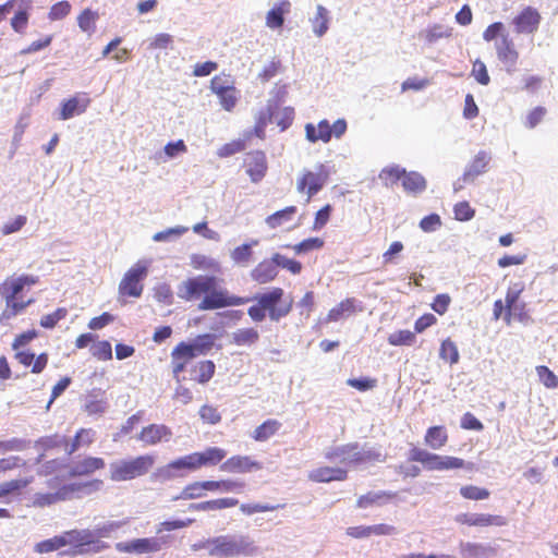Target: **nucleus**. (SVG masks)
<instances>
[{
  "instance_id": "f257e3e1",
  "label": "nucleus",
  "mask_w": 558,
  "mask_h": 558,
  "mask_svg": "<svg viewBox=\"0 0 558 558\" xmlns=\"http://www.w3.org/2000/svg\"><path fill=\"white\" fill-rule=\"evenodd\" d=\"M210 556L216 558L250 557L256 553V546L248 535L226 534L213 537Z\"/></svg>"
},
{
  "instance_id": "f03ea898",
  "label": "nucleus",
  "mask_w": 558,
  "mask_h": 558,
  "mask_svg": "<svg viewBox=\"0 0 558 558\" xmlns=\"http://www.w3.org/2000/svg\"><path fill=\"white\" fill-rule=\"evenodd\" d=\"M155 464V457L143 454L131 459H121L110 463V480L113 482H126L141 477L148 473Z\"/></svg>"
},
{
  "instance_id": "7ed1b4c3",
  "label": "nucleus",
  "mask_w": 558,
  "mask_h": 558,
  "mask_svg": "<svg viewBox=\"0 0 558 558\" xmlns=\"http://www.w3.org/2000/svg\"><path fill=\"white\" fill-rule=\"evenodd\" d=\"M409 461L420 462L428 471L461 469L464 460L456 457L439 456L418 447H412L408 454Z\"/></svg>"
},
{
  "instance_id": "20e7f679",
  "label": "nucleus",
  "mask_w": 558,
  "mask_h": 558,
  "mask_svg": "<svg viewBox=\"0 0 558 558\" xmlns=\"http://www.w3.org/2000/svg\"><path fill=\"white\" fill-rule=\"evenodd\" d=\"M95 530H72L64 533L66 545H73L71 551H64L66 555L85 554L88 551L99 553L108 547L104 542L95 539Z\"/></svg>"
},
{
  "instance_id": "39448f33",
  "label": "nucleus",
  "mask_w": 558,
  "mask_h": 558,
  "mask_svg": "<svg viewBox=\"0 0 558 558\" xmlns=\"http://www.w3.org/2000/svg\"><path fill=\"white\" fill-rule=\"evenodd\" d=\"M250 302V298L232 295L225 288L214 286L203 298L197 308L199 311H213L229 306H240Z\"/></svg>"
},
{
  "instance_id": "423d86ee",
  "label": "nucleus",
  "mask_w": 558,
  "mask_h": 558,
  "mask_svg": "<svg viewBox=\"0 0 558 558\" xmlns=\"http://www.w3.org/2000/svg\"><path fill=\"white\" fill-rule=\"evenodd\" d=\"M148 274V266L145 262H137L123 276L119 292L123 295L140 298L143 292L142 281Z\"/></svg>"
},
{
  "instance_id": "0eeeda50",
  "label": "nucleus",
  "mask_w": 558,
  "mask_h": 558,
  "mask_svg": "<svg viewBox=\"0 0 558 558\" xmlns=\"http://www.w3.org/2000/svg\"><path fill=\"white\" fill-rule=\"evenodd\" d=\"M221 280L216 276L201 275L193 278H189L182 283L180 290V296L186 301L197 300L203 294L210 291L214 286H218Z\"/></svg>"
},
{
  "instance_id": "6e6552de",
  "label": "nucleus",
  "mask_w": 558,
  "mask_h": 558,
  "mask_svg": "<svg viewBox=\"0 0 558 558\" xmlns=\"http://www.w3.org/2000/svg\"><path fill=\"white\" fill-rule=\"evenodd\" d=\"M541 14L535 8L525 7L517 16L512 20L514 32L517 34H534L541 23Z\"/></svg>"
},
{
  "instance_id": "1a4fd4ad",
  "label": "nucleus",
  "mask_w": 558,
  "mask_h": 558,
  "mask_svg": "<svg viewBox=\"0 0 558 558\" xmlns=\"http://www.w3.org/2000/svg\"><path fill=\"white\" fill-rule=\"evenodd\" d=\"M161 547V539L157 537L135 538L129 542H120L116 544V549L119 553H155L159 551Z\"/></svg>"
},
{
  "instance_id": "9d476101",
  "label": "nucleus",
  "mask_w": 558,
  "mask_h": 558,
  "mask_svg": "<svg viewBox=\"0 0 558 558\" xmlns=\"http://www.w3.org/2000/svg\"><path fill=\"white\" fill-rule=\"evenodd\" d=\"M499 61L506 66L508 73L515 70L519 52L514 48L513 40L508 35H502L495 45Z\"/></svg>"
},
{
  "instance_id": "9b49d317",
  "label": "nucleus",
  "mask_w": 558,
  "mask_h": 558,
  "mask_svg": "<svg viewBox=\"0 0 558 558\" xmlns=\"http://www.w3.org/2000/svg\"><path fill=\"white\" fill-rule=\"evenodd\" d=\"M357 442L331 447L325 451V458L331 462L357 465Z\"/></svg>"
},
{
  "instance_id": "f8f14e48",
  "label": "nucleus",
  "mask_w": 558,
  "mask_h": 558,
  "mask_svg": "<svg viewBox=\"0 0 558 558\" xmlns=\"http://www.w3.org/2000/svg\"><path fill=\"white\" fill-rule=\"evenodd\" d=\"M246 173L254 183L263 180L267 172L266 155L262 150L248 153L245 160Z\"/></svg>"
},
{
  "instance_id": "ddd939ff",
  "label": "nucleus",
  "mask_w": 558,
  "mask_h": 558,
  "mask_svg": "<svg viewBox=\"0 0 558 558\" xmlns=\"http://www.w3.org/2000/svg\"><path fill=\"white\" fill-rule=\"evenodd\" d=\"M325 166L318 165L319 172L314 173L306 171L303 177L298 181V190L306 193L308 197L316 195L324 186L327 173H324Z\"/></svg>"
},
{
  "instance_id": "4468645a",
  "label": "nucleus",
  "mask_w": 558,
  "mask_h": 558,
  "mask_svg": "<svg viewBox=\"0 0 558 558\" xmlns=\"http://www.w3.org/2000/svg\"><path fill=\"white\" fill-rule=\"evenodd\" d=\"M38 277L33 275H22L16 278H9L0 284V294L4 299H15L26 286L36 284Z\"/></svg>"
},
{
  "instance_id": "2eb2a0df",
  "label": "nucleus",
  "mask_w": 558,
  "mask_h": 558,
  "mask_svg": "<svg viewBox=\"0 0 558 558\" xmlns=\"http://www.w3.org/2000/svg\"><path fill=\"white\" fill-rule=\"evenodd\" d=\"M104 486V482L101 480H92L86 482H75L63 485V490L68 496V500L73 498H83L89 496L94 493L99 492Z\"/></svg>"
},
{
  "instance_id": "dca6fc26",
  "label": "nucleus",
  "mask_w": 558,
  "mask_h": 558,
  "mask_svg": "<svg viewBox=\"0 0 558 558\" xmlns=\"http://www.w3.org/2000/svg\"><path fill=\"white\" fill-rule=\"evenodd\" d=\"M260 469L262 464L247 456H233L220 464V470L227 473H248Z\"/></svg>"
},
{
  "instance_id": "f3484780",
  "label": "nucleus",
  "mask_w": 558,
  "mask_h": 558,
  "mask_svg": "<svg viewBox=\"0 0 558 558\" xmlns=\"http://www.w3.org/2000/svg\"><path fill=\"white\" fill-rule=\"evenodd\" d=\"M172 437V430L163 424H150L144 427L138 439L146 445L155 446L161 441H169Z\"/></svg>"
},
{
  "instance_id": "a211bd4d",
  "label": "nucleus",
  "mask_w": 558,
  "mask_h": 558,
  "mask_svg": "<svg viewBox=\"0 0 558 558\" xmlns=\"http://www.w3.org/2000/svg\"><path fill=\"white\" fill-rule=\"evenodd\" d=\"M456 520L470 526H502L506 524L504 517L485 513H462L457 515Z\"/></svg>"
},
{
  "instance_id": "6ab92c4d",
  "label": "nucleus",
  "mask_w": 558,
  "mask_h": 558,
  "mask_svg": "<svg viewBox=\"0 0 558 558\" xmlns=\"http://www.w3.org/2000/svg\"><path fill=\"white\" fill-rule=\"evenodd\" d=\"M196 470L203 466L219 464L227 456V451L219 447H208L204 451L192 453Z\"/></svg>"
},
{
  "instance_id": "aec40b11",
  "label": "nucleus",
  "mask_w": 558,
  "mask_h": 558,
  "mask_svg": "<svg viewBox=\"0 0 558 558\" xmlns=\"http://www.w3.org/2000/svg\"><path fill=\"white\" fill-rule=\"evenodd\" d=\"M106 465L102 458L86 457L85 459L74 463L69 470L70 477L87 476L97 470L104 469Z\"/></svg>"
},
{
  "instance_id": "412c9836",
  "label": "nucleus",
  "mask_w": 558,
  "mask_h": 558,
  "mask_svg": "<svg viewBox=\"0 0 558 558\" xmlns=\"http://www.w3.org/2000/svg\"><path fill=\"white\" fill-rule=\"evenodd\" d=\"M489 160L490 155L485 150H480L465 168L462 175L463 182H473L475 178L483 174L486 171Z\"/></svg>"
},
{
  "instance_id": "4be33fe9",
  "label": "nucleus",
  "mask_w": 558,
  "mask_h": 558,
  "mask_svg": "<svg viewBox=\"0 0 558 558\" xmlns=\"http://www.w3.org/2000/svg\"><path fill=\"white\" fill-rule=\"evenodd\" d=\"M348 472L342 468L322 466L312 470L308 473V478L316 483H329L332 481H344Z\"/></svg>"
},
{
  "instance_id": "5701e85b",
  "label": "nucleus",
  "mask_w": 558,
  "mask_h": 558,
  "mask_svg": "<svg viewBox=\"0 0 558 558\" xmlns=\"http://www.w3.org/2000/svg\"><path fill=\"white\" fill-rule=\"evenodd\" d=\"M107 408L106 392L101 389H93L84 398V409L89 415L102 414Z\"/></svg>"
},
{
  "instance_id": "b1692460",
  "label": "nucleus",
  "mask_w": 558,
  "mask_h": 558,
  "mask_svg": "<svg viewBox=\"0 0 558 558\" xmlns=\"http://www.w3.org/2000/svg\"><path fill=\"white\" fill-rule=\"evenodd\" d=\"M330 130L329 121L323 119L318 122L317 126H315L313 123H307L305 125V136L306 140L311 143H316L318 141L328 143L331 140Z\"/></svg>"
},
{
  "instance_id": "393cba45",
  "label": "nucleus",
  "mask_w": 558,
  "mask_h": 558,
  "mask_svg": "<svg viewBox=\"0 0 558 558\" xmlns=\"http://www.w3.org/2000/svg\"><path fill=\"white\" fill-rule=\"evenodd\" d=\"M277 276L278 270L271 258L262 260L251 271V278L260 284L272 281Z\"/></svg>"
},
{
  "instance_id": "a878e982",
  "label": "nucleus",
  "mask_w": 558,
  "mask_h": 558,
  "mask_svg": "<svg viewBox=\"0 0 558 558\" xmlns=\"http://www.w3.org/2000/svg\"><path fill=\"white\" fill-rule=\"evenodd\" d=\"M239 504L235 498H219L202 502H193L187 507L189 511H217L226 508L234 507Z\"/></svg>"
},
{
  "instance_id": "bb28decb",
  "label": "nucleus",
  "mask_w": 558,
  "mask_h": 558,
  "mask_svg": "<svg viewBox=\"0 0 558 558\" xmlns=\"http://www.w3.org/2000/svg\"><path fill=\"white\" fill-rule=\"evenodd\" d=\"M88 106V99H78L77 97H71L68 100L61 102V109L59 113V120H69L76 114L83 113Z\"/></svg>"
},
{
  "instance_id": "cd10ccee",
  "label": "nucleus",
  "mask_w": 558,
  "mask_h": 558,
  "mask_svg": "<svg viewBox=\"0 0 558 558\" xmlns=\"http://www.w3.org/2000/svg\"><path fill=\"white\" fill-rule=\"evenodd\" d=\"M291 3L288 0H282L270 9L266 16V25L269 28L276 29L283 25L284 14L289 13Z\"/></svg>"
},
{
  "instance_id": "c85d7f7f",
  "label": "nucleus",
  "mask_w": 558,
  "mask_h": 558,
  "mask_svg": "<svg viewBox=\"0 0 558 558\" xmlns=\"http://www.w3.org/2000/svg\"><path fill=\"white\" fill-rule=\"evenodd\" d=\"M402 186L405 192L411 194H421L426 190L425 178L416 171H407L402 178Z\"/></svg>"
},
{
  "instance_id": "c756f323",
  "label": "nucleus",
  "mask_w": 558,
  "mask_h": 558,
  "mask_svg": "<svg viewBox=\"0 0 558 558\" xmlns=\"http://www.w3.org/2000/svg\"><path fill=\"white\" fill-rule=\"evenodd\" d=\"M283 294V289L272 288L267 292L255 294L251 300L256 301L260 307H263L266 312H269L272 307L281 302Z\"/></svg>"
},
{
  "instance_id": "7c9ffc66",
  "label": "nucleus",
  "mask_w": 558,
  "mask_h": 558,
  "mask_svg": "<svg viewBox=\"0 0 558 558\" xmlns=\"http://www.w3.org/2000/svg\"><path fill=\"white\" fill-rule=\"evenodd\" d=\"M357 302L354 298L341 301L337 306L332 307L327 316V322H338L343 317L350 316L357 310Z\"/></svg>"
},
{
  "instance_id": "2f4dec72",
  "label": "nucleus",
  "mask_w": 558,
  "mask_h": 558,
  "mask_svg": "<svg viewBox=\"0 0 558 558\" xmlns=\"http://www.w3.org/2000/svg\"><path fill=\"white\" fill-rule=\"evenodd\" d=\"M95 432L93 429L81 428L74 436L71 442L66 440L65 453L68 456L73 454L82 446H88L94 441Z\"/></svg>"
},
{
  "instance_id": "473e14b6",
  "label": "nucleus",
  "mask_w": 558,
  "mask_h": 558,
  "mask_svg": "<svg viewBox=\"0 0 558 558\" xmlns=\"http://www.w3.org/2000/svg\"><path fill=\"white\" fill-rule=\"evenodd\" d=\"M208 490L207 481L193 482L187 484L178 496H174L172 500H190L198 499L206 495Z\"/></svg>"
},
{
  "instance_id": "72a5a7b5",
  "label": "nucleus",
  "mask_w": 558,
  "mask_h": 558,
  "mask_svg": "<svg viewBox=\"0 0 558 558\" xmlns=\"http://www.w3.org/2000/svg\"><path fill=\"white\" fill-rule=\"evenodd\" d=\"M215 363L210 360L197 363L191 371V379L199 384L208 383L215 374Z\"/></svg>"
},
{
  "instance_id": "f704fd0d",
  "label": "nucleus",
  "mask_w": 558,
  "mask_h": 558,
  "mask_svg": "<svg viewBox=\"0 0 558 558\" xmlns=\"http://www.w3.org/2000/svg\"><path fill=\"white\" fill-rule=\"evenodd\" d=\"M460 553L462 558H489L492 548L478 543H461Z\"/></svg>"
},
{
  "instance_id": "c9c22d12",
  "label": "nucleus",
  "mask_w": 558,
  "mask_h": 558,
  "mask_svg": "<svg viewBox=\"0 0 558 558\" xmlns=\"http://www.w3.org/2000/svg\"><path fill=\"white\" fill-rule=\"evenodd\" d=\"M313 32L317 37L324 36L329 27V12L322 4L317 5L316 14L311 19Z\"/></svg>"
},
{
  "instance_id": "e433bc0d",
  "label": "nucleus",
  "mask_w": 558,
  "mask_h": 558,
  "mask_svg": "<svg viewBox=\"0 0 558 558\" xmlns=\"http://www.w3.org/2000/svg\"><path fill=\"white\" fill-rule=\"evenodd\" d=\"M68 500V496L65 495V492L63 490V485L58 488L54 493H38L35 494L33 504L36 507H47L51 506L58 501H64Z\"/></svg>"
},
{
  "instance_id": "4c0bfd02",
  "label": "nucleus",
  "mask_w": 558,
  "mask_h": 558,
  "mask_svg": "<svg viewBox=\"0 0 558 558\" xmlns=\"http://www.w3.org/2000/svg\"><path fill=\"white\" fill-rule=\"evenodd\" d=\"M448 436L442 426H432L427 429L425 435V444L434 449L438 450L447 442Z\"/></svg>"
},
{
  "instance_id": "58836bf2",
  "label": "nucleus",
  "mask_w": 558,
  "mask_h": 558,
  "mask_svg": "<svg viewBox=\"0 0 558 558\" xmlns=\"http://www.w3.org/2000/svg\"><path fill=\"white\" fill-rule=\"evenodd\" d=\"M191 263L196 269L208 270L216 274L222 272V267L219 260L210 256L194 254L191 257Z\"/></svg>"
},
{
  "instance_id": "ea45409f",
  "label": "nucleus",
  "mask_w": 558,
  "mask_h": 558,
  "mask_svg": "<svg viewBox=\"0 0 558 558\" xmlns=\"http://www.w3.org/2000/svg\"><path fill=\"white\" fill-rule=\"evenodd\" d=\"M256 245H258V240L236 246L230 254L231 259L238 265H247L253 255L252 247Z\"/></svg>"
},
{
  "instance_id": "a19ab883",
  "label": "nucleus",
  "mask_w": 558,
  "mask_h": 558,
  "mask_svg": "<svg viewBox=\"0 0 558 558\" xmlns=\"http://www.w3.org/2000/svg\"><path fill=\"white\" fill-rule=\"evenodd\" d=\"M395 496L392 493L387 492H369L365 495H362L357 499L359 508H368L373 505H383L386 500L391 499Z\"/></svg>"
},
{
  "instance_id": "79ce46f5",
  "label": "nucleus",
  "mask_w": 558,
  "mask_h": 558,
  "mask_svg": "<svg viewBox=\"0 0 558 558\" xmlns=\"http://www.w3.org/2000/svg\"><path fill=\"white\" fill-rule=\"evenodd\" d=\"M232 343L236 345H252L259 339V333L255 328H241L232 332Z\"/></svg>"
},
{
  "instance_id": "37998d69",
  "label": "nucleus",
  "mask_w": 558,
  "mask_h": 558,
  "mask_svg": "<svg viewBox=\"0 0 558 558\" xmlns=\"http://www.w3.org/2000/svg\"><path fill=\"white\" fill-rule=\"evenodd\" d=\"M296 213L295 206H288L281 210L274 213L266 218V223L269 228L276 229L284 222L290 221L292 216Z\"/></svg>"
},
{
  "instance_id": "c03bdc74",
  "label": "nucleus",
  "mask_w": 558,
  "mask_h": 558,
  "mask_svg": "<svg viewBox=\"0 0 558 558\" xmlns=\"http://www.w3.org/2000/svg\"><path fill=\"white\" fill-rule=\"evenodd\" d=\"M281 427V423L276 420H267L263 424L256 427L254 430V439L257 441H265L275 435L279 428Z\"/></svg>"
},
{
  "instance_id": "a18cd8bd",
  "label": "nucleus",
  "mask_w": 558,
  "mask_h": 558,
  "mask_svg": "<svg viewBox=\"0 0 558 558\" xmlns=\"http://www.w3.org/2000/svg\"><path fill=\"white\" fill-rule=\"evenodd\" d=\"M64 546H66V539L64 538V534H62L37 543L34 550L38 554H48Z\"/></svg>"
},
{
  "instance_id": "49530a36",
  "label": "nucleus",
  "mask_w": 558,
  "mask_h": 558,
  "mask_svg": "<svg viewBox=\"0 0 558 558\" xmlns=\"http://www.w3.org/2000/svg\"><path fill=\"white\" fill-rule=\"evenodd\" d=\"M216 339L217 336L215 333H203L191 341L198 355H206L214 348Z\"/></svg>"
},
{
  "instance_id": "de8ad7c7",
  "label": "nucleus",
  "mask_w": 558,
  "mask_h": 558,
  "mask_svg": "<svg viewBox=\"0 0 558 558\" xmlns=\"http://www.w3.org/2000/svg\"><path fill=\"white\" fill-rule=\"evenodd\" d=\"M207 486L209 492L230 493L240 492L244 487V483L232 480L207 481Z\"/></svg>"
},
{
  "instance_id": "09e8293b",
  "label": "nucleus",
  "mask_w": 558,
  "mask_h": 558,
  "mask_svg": "<svg viewBox=\"0 0 558 558\" xmlns=\"http://www.w3.org/2000/svg\"><path fill=\"white\" fill-rule=\"evenodd\" d=\"M179 478L175 469L170 461L166 465H162L160 468H157L151 474H150V481L154 483H167L169 481Z\"/></svg>"
},
{
  "instance_id": "8fccbe9b",
  "label": "nucleus",
  "mask_w": 558,
  "mask_h": 558,
  "mask_svg": "<svg viewBox=\"0 0 558 558\" xmlns=\"http://www.w3.org/2000/svg\"><path fill=\"white\" fill-rule=\"evenodd\" d=\"M405 173V169L400 166H391L384 168L379 173V179L384 182L386 186H391L397 183L399 180L402 181V178Z\"/></svg>"
},
{
  "instance_id": "3c124183",
  "label": "nucleus",
  "mask_w": 558,
  "mask_h": 558,
  "mask_svg": "<svg viewBox=\"0 0 558 558\" xmlns=\"http://www.w3.org/2000/svg\"><path fill=\"white\" fill-rule=\"evenodd\" d=\"M179 477L197 471L192 453L180 457L171 461Z\"/></svg>"
},
{
  "instance_id": "603ef678",
  "label": "nucleus",
  "mask_w": 558,
  "mask_h": 558,
  "mask_svg": "<svg viewBox=\"0 0 558 558\" xmlns=\"http://www.w3.org/2000/svg\"><path fill=\"white\" fill-rule=\"evenodd\" d=\"M187 230L186 227L175 226L155 233L153 240L155 242H171L181 238Z\"/></svg>"
},
{
  "instance_id": "864d4df0",
  "label": "nucleus",
  "mask_w": 558,
  "mask_h": 558,
  "mask_svg": "<svg viewBox=\"0 0 558 558\" xmlns=\"http://www.w3.org/2000/svg\"><path fill=\"white\" fill-rule=\"evenodd\" d=\"M97 19H98L97 12H95L90 9H85L77 17L78 27L83 32L92 34L95 31V23H96Z\"/></svg>"
},
{
  "instance_id": "5fc2aeb1",
  "label": "nucleus",
  "mask_w": 558,
  "mask_h": 558,
  "mask_svg": "<svg viewBox=\"0 0 558 558\" xmlns=\"http://www.w3.org/2000/svg\"><path fill=\"white\" fill-rule=\"evenodd\" d=\"M129 520H121V521H108L104 523H98L95 526V534L96 537H110L112 533L128 524Z\"/></svg>"
},
{
  "instance_id": "6e6d98bb",
  "label": "nucleus",
  "mask_w": 558,
  "mask_h": 558,
  "mask_svg": "<svg viewBox=\"0 0 558 558\" xmlns=\"http://www.w3.org/2000/svg\"><path fill=\"white\" fill-rule=\"evenodd\" d=\"M439 356L442 360L449 361L450 364H457L459 362V351L453 341L449 338L444 340L440 345Z\"/></svg>"
},
{
  "instance_id": "4d7b16f0",
  "label": "nucleus",
  "mask_w": 558,
  "mask_h": 558,
  "mask_svg": "<svg viewBox=\"0 0 558 558\" xmlns=\"http://www.w3.org/2000/svg\"><path fill=\"white\" fill-rule=\"evenodd\" d=\"M198 353L194 350L192 341L190 342H180L172 350L171 356L173 361L177 360H189L196 357Z\"/></svg>"
},
{
  "instance_id": "13d9d810",
  "label": "nucleus",
  "mask_w": 558,
  "mask_h": 558,
  "mask_svg": "<svg viewBox=\"0 0 558 558\" xmlns=\"http://www.w3.org/2000/svg\"><path fill=\"white\" fill-rule=\"evenodd\" d=\"M66 437L60 435L45 436L36 440L35 446L41 448L44 451L50 450L56 447H64Z\"/></svg>"
},
{
  "instance_id": "bf43d9fd",
  "label": "nucleus",
  "mask_w": 558,
  "mask_h": 558,
  "mask_svg": "<svg viewBox=\"0 0 558 558\" xmlns=\"http://www.w3.org/2000/svg\"><path fill=\"white\" fill-rule=\"evenodd\" d=\"M523 284L522 283H513L512 286H510L508 288V291H507V294H506V299H505V303H506V308H510V310H514V313L517 312V310L519 308V298L523 291Z\"/></svg>"
},
{
  "instance_id": "052dcab7",
  "label": "nucleus",
  "mask_w": 558,
  "mask_h": 558,
  "mask_svg": "<svg viewBox=\"0 0 558 558\" xmlns=\"http://www.w3.org/2000/svg\"><path fill=\"white\" fill-rule=\"evenodd\" d=\"M415 341V333L410 330H399L388 337L391 345H411Z\"/></svg>"
},
{
  "instance_id": "680f3d73",
  "label": "nucleus",
  "mask_w": 558,
  "mask_h": 558,
  "mask_svg": "<svg viewBox=\"0 0 558 558\" xmlns=\"http://www.w3.org/2000/svg\"><path fill=\"white\" fill-rule=\"evenodd\" d=\"M29 484L27 478H17L0 484V498L12 495L25 488Z\"/></svg>"
},
{
  "instance_id": "e2e57ef3",
  "label": "nucleus",
  "mask_w": 558,
  "mask_h": 558,
  "mask_svg": "<svg viewBox=\"0 0 558 558\" xmlns=\"http://www.w3.org/2000/svg\"><path fill=\"white\" fill-rule=\"evenodd\" d=\"M68 314L66 308L59 307L53 313L44 315L40 318V326L46 329L53 328L61 319H63Z\"/></svg>"
},
{
  "instance_id": "0e129e2a",
  "label": "nucleus",
  "mask_w": 558,
  "mask_h": 558,
  "mask_svg": "<svg viewBox=\"0 0 558 558\" xmlns=\"http://www.w3.org/2000/svg\"><path fill=\"white\" fill-rule=\"evenodd\" d=\"M462 497L471 500H483L489 496V492L486 488H481L473 485L462 486L460 488Z\"/></svg>"
},
{
  "instance_id": "69168bd1",
  "label": "nucleus",
  "mask_w": 558,
  "mask_h": 558,
  "mask_svg": "<svg viewBox=\"0 0 558 558\" xmlns=\"http://www.w3.org/2000/svg\"><path fill=\"white\" fill-rule=\"evenodd\" d=\"M451 31L452 29L450 27L436 24L426 31L425 39L427 43L434 44L440 38L451 36Z\"/></svg>"
},
{
  "instance_id": "338daca9",
  "label": "nucleus",
  "mask_w": 558,
  "mask_h": 558,
  "mask_svg": "<svg viewBox=\"0 0 558 558\" xmlns=\"http://www.w3.org/2000/svg\"><path fill=\"white\" fill-rule=\"evenodd\" d=\"M217 97L219 98V102H220L221 107L226 111H231L238 102L239 93L235 87H232V88H228L223 94H220Z\"/></svg>"
},
{
  "instance_id": "774afa93",
  "label": "nucleus",
  "mask_w": 558,
  "mask_h": 558,
  "mask_svg": "<svg viewBox=\"0 0 558 558\" xmlns=\"http://www.w3.org/2000/svg\"><path fill=\"white\" fill-rule=\"evenodd\" d=\"M541 383L547 388L558 387V377L547 366L541 365L536 367Z\"/></svg>"
}]
</instances>
